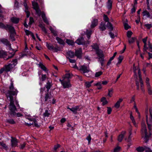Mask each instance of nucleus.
Returning <instances> with one entry per match:
<instances>
[{
    "label": "nucleus",
    "instance_id": "nucleus-1",
    "mask_svg": "<svg viewBox=\"0 0 152 152\" xmlns=\"http://www.w3.org/2000/svg\"><path fill=\"white\" fill-rule=\"evenodd\" d=\"M18 91L17 90L15 89L13 86V83L12 82L11 83L9 87V90L6 92L5 94L6 97L8 98H10V103L9 105V109L10 111V114L13 116L15 115L17 111V108L14 104L13 96L16 95Z\"/></svg>",
    "mask_w": 152,
    "mask_h": 152
},
{
    "label": "nucleus",
    "instance_id": "nucleus-2",
    "mask_svg": "<svg viewBox=\"0 0 152 152\" xmlns=\"http://www.w3.org/2000/svg\"><path fill=\"white\" fill-rule=\"evenodd\" d=\"M141 133L143 135L145 134L144 141L145 142H147L149 140V138L151 136L147 134L146 125L145 123L143 122H142L141 124Z\"/></svg>",
    "mask_w": 152,
    "mask_h": 152
},
{
    "label": "nucleus",
    "instance_id": "nucleus-3",
    "mask_svg": "<svg viewBox=\"0 0 152 152\" xmlns=\"http://www.w3.org/2000/svg\"><path fill=\"white\" fill-rule=\"evenodd\" d=\"M78 70L80 72L83 74L85 76L88 77H90V75L88 73L90 72L89 67L84 65H81L79 66Z\"/></svg>",
    "mask_w": 152,
    "mask_h": 152
},
{
    "label": "nucleus",
    "instance_id": "nucleus-4",
    "mask_svg": "<svg viewBox=\"0 0 152 152\" xmlns=\"http://www.w3.org/2000/svg\"><path fill=\"white\" fill-rule=\"evenodd\" d=\"M17 64V59H13L11 63L5 66V71L6 72H8L14 68L15 66Z\"/></svg>",
    "mask_w": 152,
    "mask_h": 152
},
{
    "label": "nucleus",
    "instance_id": "nucleus-5",
    "mask_svg": "<svg viewBox=\"0 0 152 152\" xmlns=\"http://www.w3.org/2000/svg\"><path fill=\"white\" fill-rule=\"evenodd\" d=\"M103 19L105 23L107 22L106 24L107 27L110 29V31H112L113 30L114 28L113 25L109 22V19L107 15L104 14L103 15Z\"/></svg>",
    "mask_w": 152,
    "mask_h": 152
},
{
    "label": "nucleus",
    "instance_id": "nucleus-6",
    "mask_svg": "<svg viewBox=\"0 0 152 152\" xmlns=\"http://www.w3.org/2000/svg\"><path fill=\"white\" fill-rule=\"evenodd\" d=\"M0 28H4L6 30H9L10 32L14 31V28L8 24L4 25L3 23L0 22Z\"/></svg>",
    "mask_w": 152,
    "mask_h": 152
},
{
    "label": "nucleus",
    "instance_id": "nucleus-7",
    "mask_svg": "<svg viewBox=\"0 0 152 152\" xmlns=\"http://www.w3.org/2000/svg\"><path fill=\"white\" fill-rule=\"evenodd\" d=\"M59 81L61 82V84L63 86L64 88H68L71 86L70 80H65V79L61 80L60 79Z\"/></svg>",
    "mask_w": 152,
    "mask_h": 152
},
{
    "label": "nucleus",
    "instance_id": "nucleus-8",
    "mask_svg": "<svg viewBox=\"0 0 152 152\" xmlns=\"http://www.w3.org/2000/svg\"><path fill=\"white\" fill-rule=\"evenodd\" d=\"M15 54V52L12 53V55L10 56H8L7 58H5L7 56V54L6 52L2 50H0V58H3L4 60H7L10 58L12 57Z\"/></svg>",
    "mask_w": 152,
    "mask_h": 152
},
{
    "label": "nucleus",
    "instance_id": "nucleus-9",
    "mask_svg": "<svg viewBox=\"0 0 152 152\" xmlns=\"http://www.w3.org/2000/svg\"><path fill=\"white\" fill-rule=\"evenodd\" d=\"M75 42L79 45H84L86 44H89L90 42L89 41H85L83 38V37H81L78 39L76 40Z\"/></svg>",
    "mask_w": 152,
    "mask_h": 152
},
{
    "label": "nucleus",
    "instance_id": "nucleus-10",
    "mask_svg": "<svg viewBox=\"0 0 152 152\" xmlns=\"http://www.w3.org/2000/svg\"><path fill=\"white\" fill-rule=\"evenodd\" d=\"M53 96L50 93L47 92L45 94V95L44 97L45 101V102H48L46 103H48L51 102V99H52Z\"/></svg>",
    "mask_w": 152,
    "mask_h": 152
},
{
    "label": "nucleus",
    "instance_id": "nucleus-11",
    "mask_svg": "<svg viewBox=\"0 0 152 152\" xmlns=\"http://www.w3.org/2000/svg\"><path fill=\"white\" fill-rule=\"evenodd\" d=\"M138 74L139 75V81L140 83L141 89L143 92H144L145 90L143 88V83L142 78L141 74L140 69H138Z\"/></svg>",
    "mask_w": 152,
    "mask_h": 152
},
{
    "label": "nucleus",
    "instance_id": "nucleus-12",
    "mask_svg": "<svg viewBox=\"0 0 152 152\" xmlns=\"http://www.w3.org/2000/svg\"><path fill=\"white\" fill-rule=\"evenodd\" d=\"M150 116L149 117V121L148 120V115H146V121L147 124V122L150 125H151L152 124V109H149Z\"/></svg>",
    "mask_w": 152,
    "mask_h": 152
},
{
    "label": "nucleus",
    "instance_id": "nucleus-13",
    "mask_svg": "<svg viewBox=\"0 0 152 152\" xmlns=\"http://www.w3.org/2000/svg\"><path fill=\"white\" fill-rule=\"evenodd\" d=\"M23 5L25 8V12L26 14V17L27 18H28L30 16V13L28 11V7L27 4V1L25 0L23 3Z\"/></svg>",
    "mask_w": 152,
    "mask_h": 152
},
{
    "label": "nucleus",
    "instance_id": "nucleus-14",
    "mask_svg": "<svg viewBox=\"0 0 152 152\" xmlns=\"http://www.w3.org/2000/svg\"><path fill=\"white\" fill-rule=\"evenodd\" d=\"M11 138L12 139L11 140V141L12 147H15L17 146L18 142L17 140L15 138H14L12 137Z\"/></svg>",
    "mask_w": 152,
    "mask_h": 152
},
{
    "label": "nucleus",
    "instance_id": "nucleus-15",
    "mask_svg": "<svg viewBox=\"0 0 152 152\" xmlns=\"http://www.w3.org/2000/svg\"><path fill=\"white\" fill-rule=\"evenodd\" d=\"M0 42L6 46H10V44L7 39L5 38L1 39H0Z\"/></svg>",
    "mask_w": 152,
    "mask_h": 152
},
{
    "label": "nucleus",
    "instance_id": "nucleus-16",
    "mask_svg": "<svg viewBox=\"0 0 152 152\" xmlns=\"http://www.w3.org/2000/svg\"><path fill=\"white\" fill-rule=\"evenodd\" d=\"M106 25H105V23L103 22H101L99 26V28L101 31H104L106 29Z\"/></svg>",
    "mask_w": 152,
    "mask_h": 152
},
{
    "label": "nucleus",
    "instance_id": "nucleus-17",
    "mask_svg": "<svg viewBox=\"0 0 152 152\" xmlns=\"http://www.w3.org/2000/svg\"><path fill=\"white\" fill-rule=\"evenodd\" d=\"M75 56L78 58H80L82 56V49L80 48L75 51Z\"/></svg>",
    "mask_w": 152,
    "mask_h": 152
},
{
    "label": "nucleus",
    "instance_id": "nucleus-18",
    "mask_svg": "<svg viewBox=\"0 0 152 152\" xmlns=\"http://www.w3.org/2000/svg\"><path fill=\"white\" fill-rule=\"evenodd\" d=\"M98 21L97 19H94L91 22V28H93L95 27L98 24Z\"/></svg>",
    "mask_w": 152,
    "mask_h": 152
},
{
    "label": "nucleus",
    "instance_id": "nucleus-19",
    "mask_svg": "<svg viewBox=\"0 0 152 152\" xmlns=\"http://www.w3.org/2000/svg\"><path fill=\"white\" fill-rule=\"evenodd\" d=\"M126 132L125 131H123L122 132L121 134H120L118 137V140L119 142L122 141L125 135V134Z\"/></svg>",
    "mask_w": 152,
    "mask_h": 152
},
{
    "label": "nucleus",
    "instance_id": "nucleus-20",
    "mask_svg": "<svg viewBox=\"0 0 152 152\" xmlns=\"http://www.w3.org/2000/svg\"><path fill=\"white\" fill-rule=\"evenodd\" d=\"M79 108V106H77L74 107H73L72 108H70L69 107H67V109H69L73 113L76 114L77 113V110Z\"/></svg>",
    "mask_w": 152,
    "mask_h": 152
},
{
    "label": "nucleus",
    "instance_id": "nucleus-21",
    "mask_svg": "<svg viewBox=\"0 0 152 152\" xmlns=\"http://www.w3.org/2000/svg\"><path fill=\"white\" fill-rule=\"evenodd\" d=\"M72 76V75L71 73H66L65 76L62 77L63 79H65V80H69V78Z\"/></svg>",
    "mask_w": 152,
    "mask_h": 152
},
{
    "label": "nucleus",
    "instance_id": "nucleus-22",
    "mask_svg": "<svg viewBox=\"0 0 152 152\" xmlns=\"http://www.w3.org/2000/svg\"><path fill=\"white\" fill-rule=\"evenodd\" d=\"M44 22L45 23H46L47 24H49V22L47 20V18L46 17L45 14L44 12H42V15L41 16Z\"/></svg>",
    "mask_w": 152,
    "mask_h": 152
},
{
    "label": "nucleus",
    "instance_id": "nucleus-23",
    "mask_svg": "<svg viewBox=\"0 0 152 152\" xmlns=\"http://www.w3.org/2000/svg\"><path fill=\"white\" fill-rule=\"evenodd\" d=\"M67 56L70 58H73L75 56L74 52L71 51H69L67 52Z\"/></svg>",
    "mask_w": 152,
    "mask_h": 152
},
{
    "label": "nucleus",
    "instance_id": "nucleus-24",
    "mask_svg": "<svg viewBox=\"0 0 152 152\" xmlns=\"http://www.w3.org/2000/svg\"><path fill=\"white\" fill-rule=\"evenodd\" d=\"M52 86L51 82L48 81L45 87L47 89V92H48L49 89Z\"/></svg>",
    "mask_w": 152,
    "mask_h": 152
},
{
    "label": "nucleus",
    "instance_id": "nucleus-25",
    "mask_svg": "<svg viewBox=\"0 0 152 152\" xmlns=\"http://www.w3.org/2000/svg\"><path fill=\"white\" fill-rule=\"evenodd\" d=\"M91 47H92V49L96 51L99 49V47L97 43H94L91 45Z\"/></svg>",
    "mask_w": 152,
    "mask_h": 152
},
{
    "label": "nucleus",
    "instance_id": "nucleus-26",
    "mask_svg": "<svg viewBox=\"0 0 152 152\" xmlns=\"http://www.w3.org/2000/svg\"><path fill=\"white\" fill-rule=\"evenodd\" d=\"M96 54L98 55V57L104 56V55L103 53V51L99 49L97 50L96 51Z\"/></svg>",
    "mask_w": 152,
    "mask_h": 152
},
{
    "label": "nucleus",
    "instance_id": "nucleus-27",
    "mask_svg": "<svg viewBox=\"0 0 152 152\" xmlns=\"http://www.w3.org/2000/svg\"><path fill=\"white\" fill-rule=\"evenodd\" d=\"M10 37L11 39L12 40V41H14L15 40V38H14L15 34V30L14 29V31L12 32H10Z\"/></svg>",
    "mask_w": 152,
    "mask_h": 152
},
{
    "label": "nucleus",
    "instance_id": "nucleus-28",
    "mask_svg": "<svg viewBox=\"0 0 152 152\" xmlns=\"http://www.w3.org/2000/svg\"><path fill=\"white\" fill-rule=\"evenodd\" d=\"M11 20L12 22L15 23H18L19 21V19L16 17H12Z\"/></svg>",
    "mask_w": 152,
    "mask_h": 152
},
{
    "label": "nucleus",
    "instance_id": "nucleus-29",
    "mask_svg": "<svg viewBox=\"0 0 152 152\" xmlns=\"http://www.w3.org/2000/svg\"><path fill=\"white\" fill-rule=\"evenodd\" d=\"M136 39V38L135 37H130L128 38V40L129 44H132L134 42Z\"/></svg>",
    "mask_w": 152,
    "mask_h": 152
},
{
    "label": "nucleus",
    "instance_id": "nucleus-30",
    "mask_svg": "<svg viewBox=\"0 0 152 152\" xmlns=\"http://www.w3.org/2000/svg\"><path fill=\"white\" fill-rule=\"evenodd\" d=\"M92 33V31L91 30H87L86 31V34L87 35V37L88 39H89L91 37V35Z\"/></svg>",
    "mask_w": 152,
    "mask_h": 152
},
{
    "label": "nucleus",
    "instance_id": "nucleus-31",
    "mask_svg": "<svg viewBox=\"0 0 152 152\" xmlns=\"http://www.w3.org/2000/svg\"><path fill=\"white\" fill-rule=\"evenodd\" d=\"M123 100L121 99H119V100L115 104V107L117 108H118L120 106V103L122 102Z\"/></svg>",
    "mask_w": 152,
    "mask_h": 152
},
{
    "label": "nucleus",
    "instance_id": "nucleus-32",
    "mask_svg": "<svg viewBox=\"0 0 152 152\" xmlns=\"http://www.w3.org/2000/svg\"><path fill=\"white\" fill-rule=\"evenodd\" d=\"M107 7L109 10L111 9L112 7V1L111 0H108L107 3Z\"/></svg>",
    "mask_w": 152,
    "mask_h": 152
},
{
    "label": "nucleus",
    "instance_id": "nucleus-33",
    "mask_svg": "<svg viewBox=\"0 0 152 152\" xmlns=\"http://www.w3.org/2000/svg\"><path fill=\"white\" fill-rule=\"evenodd\" d=\"M56 39L57 40L59 44L61 45H64V41L61 38L58 37H57L56 38Z\"/></svg>",
    "mask_w": 152,
    "mask_h": 152
},
{
    "label": "nucleus",
    "instance_id": "nucleus-34",
    "mask_svg": "<svg viewBox=\"0 0 152 152\" xmlns=\"http://www.w3.org/2000/svg\"><path fill=\"white\" fill-rule=\"evenodd\" d=\"M132 128H130L129 132V136L127 140V141L128 142H129L131 140L132 137L131 136V135L132 134Z\"/></svg>",
    "mask_w": 152,
    "mask_h": 152
},
{
    "label": "nucleus",
    "instance_id": "nucleus-35",
    "mask_svg": "<svg viewBox=\"0 0 152 152\" xmlns=\"http://www.w3.org/2000/svg\"><path fill=\"white\" fill-rule=\"evenodd\" d=\"M6 122L11 124H14L15 123V121L12 119H6Z\"/></svg>",
    "mask_w": 152,
    "mask_h": 152
},
{
    "label": "nucleus",
    "instance_id": "nucleus-36",
    "mask_svg": "<svg viewBox=\"0 0 152 152\" xmlns=\"http://www.w3.org/2000/svg\"><path fill=\"white\" fill-rule=\"evenodd\" d=\"M98 59L99 61L101 63L102 66H103L104 64V56L99 57Z\"/></svg>",
    "mask_w": 152,
    "mask_h": 152
},
{
    "label": "nucleus",
    "instance_id": "nucleus-37",
    "mask_svg": "<svg viewBox=\"0 0 152 152\" xmlns=\"http://www.w3.org/2000/svg\"><path fill=\"white\" fill-rule=\"evenodd\" d=\"M46 46L48 49L50 50H53L54 47L51 44H48V42H47Z\"/></svg>",
    "mask_w": 152,
    "mask_h": 152
},
{
    "label": "nucleus",
    "instance_id": "nucleus-38",
    "mask_svg": "<svg viewBox=\"0 0 152 152\" xmlns=\"http://www.w3.org/2000/svg\"><path fill=\"white\" fill-rule=\"evenodd\" d=\"M32 4L33 7V8L35 10L39 8L38 4L37 2H35L32 3Z\"/></svg>",
    "mask_w": 152,
    "mask_h": 152
},
{
    "label": "nucleus",
    "instance_id": "nucleus-39",
    "mask_svg": "<svg viewBox=\"0 0 152 152\" xmlns=\"http://www.w3.org/2000/svg\"><path fill=\"white\" fill-rule=\"evenodd\" d=\"M39 66L40 68L45 71H46L47 70L46 67L42 63H40L39 64Z\"/></svg>",
    "mask_w": 152,
    "mask_h": 152
},
{
    "label": "nucleus",
    "instance_id": "nucleus-40",
    "mask_svg": "<svg viewBox=\"0 0 152 152\" xmlns=\"http://www.w3.org/2000/svg\"><path fill=\"white\" fill-rule=\"evenodd\" d=\"M66 42L69 45H73L74 44V42L73 41L70 39H66Z\"/></svg>",
    "mask_w": 152,
    "mask_h": 152
},
{
    "label": "nucleus",
    "instance_id": "nucleus-41",
    "mask_svg": "<svg viewBox=\"0 0 152 152\" xmlns=\"http://www.w3.org/2000/svg\"><path fill=\"white\" fill-rule=\"evenodd\" d=\"M50 30L51 31V33H52L54 36H56L57 35V32L56 31L54 30L51 27H50Z\"/></svg>",
    "mask_w": 152,
    "mask_h": 152
},
{
    "label": "nucleus",
    "instance_id": "nucleus-42",
    "mask_svg": "<svg viewBox=\"0 0 152 152\" xmlns=\"http://www.w3.org/2000/svg\"><path fill=\"white\" fill-rule=\"evenodd\" d=\"M101 101L102 102V105H104L107 103V102L106 100V99L104 97H102L101 99Z\"/></svg>",
    "mask_w": 152,
    "mask_h": 152
},
{
    "label": "nucleus",
    "instance_id": "nucleus-43",
    "mask_svg": "<svg viewBox=\"0 0 152 152\" xmlns=\"http://www.w3.org/2000/svg\"><path fill=\"white\" fill-rule=\"evenodd\" d=\"M35 10L36 11V14H37L38 16H40L41 15H42V13L43 12H41V11L39 8L37 9H36Z\"/></svg>",
    "mask_w": 152,
    "mask_h": 152
},
{
    "label": "nucleus",
    "instance_id": "nucleus-44",
    "mask_svg": "<svg viewBox=\"0 0 152 152\" xmlns=\"http://www.w3.org/2000/svg\"><path fill=\"white\" fill-rule=\"evenodd\" d=\"M145 150L144 148L142 147H139L136 148V150L139 152H142Z\"/></svg>",
    "mask_w": 152,
    "mask_h": 152
},
{
    "label": "nucleus",
    "instance_id": "nucleus-45",
    "mask_svg": "<svg viewBox=\"0 0 152 152\" xmlns=\"http://www.w3.org/2000/svg\"><path fill=\"white\" fill-rule=\"evenodd\" d=\"M143 16H146L147 17L149 18L151 15L149 13L147 10L144 11L143 12Z\"/></svg>",
    "mask_w": 152,
    "mask_h": 152
},
{
    "label": "nucleus",
    "instance_id": "nucleus-46",
    "mask_svg": "<svg viewBox=\"0 0 152 152\" xmlns=\"http://www.w3.org/2000/svg\"><path fill=\"white\" fill-rule=\"evenodd\" d=\"M147 125L148 126V128L149 129V136H151L152 135L151 134V125H150L149 124H148V122H147Z\"/></svg>",
    "mask_w": 152,
    "mask_h": 152
},
{
    "label": "nucleus",
    "instance_id": "nucleus-47",
    "mask_svg": "<svg viewBox=\"0 0 152 152\" xmlns=\"http://www.w3.org/2000/svg\"><path fill=\"white\" fill-rule=\"evenodd\" d=\"M50 114L49 113L48 110H46L45 112L43 113V115L45 117H49Z\"/></svg>",
    "mask_w": 152,
    "mask_h": 152
},
{
    "label": "nucleus",
    "instance_id": "nucleus-48",
    "mask_svg": "<svg viewBox=\"0 0 152 152\" xmlns=\"http://www.w3.org/2000/svg\"><path fill=\"white\" fill-rule=\"evenodd\" d=\"M113 89L112 88L108 90V96L111 97L113 93Z\"/></svg>",
    "mask_w": 152,
    "mask_h": 152
},
{
    "label": "nucleus",
    "instance_id": "nucleus-49",
    "mask_svg": "<svg viewBox=\"0 0 152 152\" xmlns=\"http://www.w3.org/2000/svg\"><path fill=\"white\" fill-rule=\"evenodd\" d=\"M94 86H97V89L99 90L101 89L102 88L101 83L100 82H98L95 84Z\"/></svg>",
    "mask_w": 152,
    "mask_h": 152
},
{
    "label": "nucleus",
    "instance_id": "nucleus-50",
    "mask_svg": "<svg viewBox=\"0 0 152 152\" xmlns=\"http://www.w3.org/2000/svg\"><path fill=\"white\" fill-rule=\"evenodd\" d=\"M148 89V93L149 95H151L152 94V90L151 87L150 86L147 87Z\"/></svg>",
    "mask_w": 152,
    "mask_h": 152
},
{
    "label": "nucleus",
    "instance_id": "nucleus-51",
    "mask_svg": "<svg viewBox=\"0 0 152 152\" xmlns=\"http://www.w3.org/2000/svg\"><path fill=\"white\" fill-rule=\"evenodd\" d=\"M124 25L125 29L126 30H127L129 28H131L130 26L128 25V24L126 23H124Z\"/></svg>",
    "mask_w": 152,
    "mask_h": 152
},
{
    "label": "nucleus",
    "instance_id": "nucleus-52",
    "mask_svg": "<svg viewBox=\"0 0 152 152\" xmlns=\"http://www.w3.org/2000/svg\"><path fill=\"white\" fill-rule=\"evenodd\" d=\"M102 71H99L96 73L95 74V77H98L101 75L102 74Z\"/></svg>",
    "mask_w": 152,
    "mask_h": 152
},
{
    "label": "nucleus",
    "instance_id": "nucleus-53",
    "mask_svg": "<svg viewBox=\"0 0 152 152\" xmlns=\"http://www.w3.org/2000/svg\"><path fill=\"white\" fill-rule=\"evenodd\" d=\"M130 118L131 120H132V122L133 123V124L134 125H136L135 121L134 120V118L133 117V115H132V113H131L130 114Z\"/></svg>",
    "mask_w": 152,
    "mask_h": 152
},
{
    "label": "nucleus",
    "instance_id": "nucleus-54",
    "mask_svg": "<svg viewBox=\"0 0 152 152\" xmlns=\"http://www.w3.org/2000/svg\"><path fill=\"white\" fill-rule=\"evenodd\" d=\"M132 34V32L131 31H128L127 33V36L128 37V38L131 37V36Z\"/></svg>",
    "mask_w": 152,
    "mask_h": 152
},
{
    "label": "nucleus",
    "instance_id": "nucleus-55",
    "mask_svg": "<svg viewBox=\"0 0 152 152\" xmlns=\"http://www.w3.org/2000/svg\"><path fill=\"white\" fill-rule=\"evenodd\" d=\"M19 3L16 0H15L14 7L16 9H18L19 7Z\"/></svg>",
    "mask_w": 152,
    "mask_h": 152
},
{
    "label": "nucleus",
    "instance_id": "nucleus-56",
    "mask_svg": "<svg viewBox=\"0 0 152 152\" xmlns=\"http://www.w3.org/2000/svg\"><path fill=\"white\" fill-rule=\"evenodd\" d=\"M123 58V56H119L118 58V64H120L122 62Z\"/></svg>",
    "mask_w": 152,
    "mask_h": 152
},
{
    "label": "nucleus",
    "instance_id": "nucleus-57",
    "mask_svg": "<svg viewBox=\"0 0 152 152\" xmlns=\"http://www.w3.org/2000/svg\"><path fill=\"white\" fill-rule=\"evenodd\" d=\"M33 121L34 122V126L35 127H38L39 126L37 124V121L36 119H34Z\"/></svg>",
    "mask_w": 152,
    "mask_h": 152
},
{
    "label": "nucleus",
    "instance_id": "nucleus-58",
    "mask_svg": "<svg viewBox=\"0 0 152 152\" xmlns=\"http://www.w3.org/2000/svg\"><path fill=\"white\" fill-rule=\"evenodd\" d=\"M149 79L148 78L146 77L145 79V82L146 83L147 87L150 86L149 83Z\"/></svg>",
    "mask_w": 152,
    "mask_h": 152
},
{
    "label": "nucleus",
    "instance_id": "nucleus-59",
    "mask_svg": "<svg viewBox=\"0 0 152 152\" xmlns=\"http://www.w3.org/2000/svg\"><path fill=\"white\" fill-rule=\"evenodd\" d=\"M136 85L137 86V89L138 90H139L140 89V84L139 82L137 80L136 81Z\"/></svg>",
    "mask_w": 152,
    "mask_h": 152
},
{
    "label": "nucleus",
    "instance_id": "nucleus-60",
    "mask_svg": "<svg viewBox=\"0 0 152 152\" xmlns=\"http://www.w3.org/2000/svg\"><path fill=\"white\" fill-rule=\"evenodd\" d=\"M53 50H54V52H57L58 51L60 50V48L58 46H56L55 47H54Z\"/></svg>",
    "mask_w": 152,
    "mask_h": 152
},
{
    "label": "nucleus",
    "instance_id": "nucleus-61",
    "mask_svg": "<svg viewBox=\"0 0 152 152\" xmlns=\"http://www.w3.org/2000/svg\"><path fill=\"white\" fill-rule=\"evenodd\" d=\"M136 9V7L135 5H134L133 8L131 10V13H133L135 12Z\"/></svg>",
    "mask_w": 152,
    "mask_h": 152
},
{
    "label": "nucleus",
    "instance_id": "nucleus-62",
    "mask_svg": "<svg viewBox=\"0 0 152 152\" xmlns=\"http://www.w3.org/2000/svg\"><path fill=\"white\" fill-rule=\"evenodd\" d=\"M144 26L148 28V29H150L152 27V25L151 24H145Z\"/></svg>",
    "mask_w": 152,
    "mask_h": 152
},
{
    "label": "nucleus",
    "instance_id": "nucleus-63",
    "mask_svg": "<svg viewBox=\"0 0 152 152\" xmlns=\"http://www.w3.org/2000/svg\"><path fill=\"white\" fill-rule=\"evenodd\" d=\"M25 32L26 34L27 35H31L32 33L31 31L27 30H26L25 31Z\"/></svg>",
    "mask_w": 152,
    "mask_h": 152
},
{
    "label": "nucleus",
    "instance_id": "nucleus-64",
    "mask_svg": "<svg viewBox=\"0 0 152 152\" xmlns=\"http://www.w3.org/2000/svg\"><path fill=\"white\" fill-rule=\"evenodd\" d=\"M120 149L121 148L120 147H117L114 149V152H118L120 151Z\"/></svg>",
    "mask_w": 152,
    "mask_h": 152
}]
</instances>
